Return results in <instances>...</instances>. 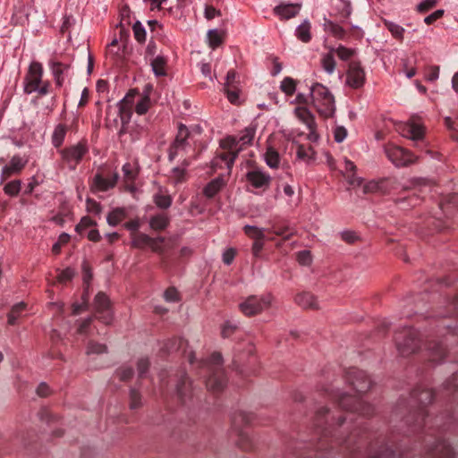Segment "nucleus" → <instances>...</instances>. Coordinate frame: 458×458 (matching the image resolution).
<instances>
[{
	"mask_svg": "<svg viewBox=\"0 0 458 458\" xmlns=\"http://www.w3.org/2000/svg\"><path fill=\"white\" fill-rule=\"evenodd\" d=\"M256 130L252 126L245 128L238 139L234 137H227L221 142V147L226 148V153L219 154L213 161L214 166H222V163L225 165L228 170H231L238 152L242 146L249 145L252 142Z\"/></svg>",
	"mask_w": 458,
	"mask_h": 458,
	"instance_id": "f257e3e1",
	"label": "nucleus"
},
{
	"mask_svg": "<svg viewBox=\"0 0 458 458\" xmlns=\"http://www.w3.org/2000/svg\"><path fill=\"white\" fill-rule=\"evenodd\" d=\"M311 104L319 115L325 118L334 116L335 112V100L330 89L320 83L313 84L310 89Z\"/></svg>",
	"mask_w": 458,
	"mask_h": 458,
	"instance_id": "f03ea898",
	"label": "nucleus"
},
{
	"mask_svg": "<svg viewBox=\"0 0 458 458\" xmlns=\"http://www.w3.org/2000/svg\"><path fill=\"white\" fill-rule=\"evenodd\" d=\"M272 301L273 296L270 293L251 295L239 304V309L246 316H254L267 310Z\"/></svg>",
	"mask_w": 458,
	"mask_h": 458,
	"instance_id": "7ed1b4c3",
	"label": "nucleus"
},
{
	"mask_svg": "<svg viewBox=\"0 0 458 458\" xmlns=\"http://www.w3.org/2000/svg\"><path fill=\"white\" fill-rule=\"evenodd\" d=\"M210 366L213 375L207 379V386L214 391L222 389L225 385L224 373L220 369L222 364V356L219 353H213L210 358Z\"/></svg>",
	"mask_w": 458,
	"mask_h": 458,
	"instance_id": "20e7f679",
	"label": "nucleus"
},
{
	"mask_svg": "<svg viewBox=\"0 0 458 458\" xmlns=\"http://www.w3.org/2000/svg\"><path fill=\"white\" fill-rule=\"evenodd\" d=\"M386 153L388 159L395 166L408 165L412 164L416 159L411 152L398 146H388L386 148Z\"/></svg>",
	"mask_w": 458,
	"mask_h": 458,
	"instance_id": "39448f33",
	"label": "nucleus"
},
{
	"mask_svg": "<svg viewBox=\"0 0 458 458\" xmlns=\"http://www.w3.org/2000/svg\"><path fill=\"white\" fill-rule=\"evenodd\" d=\"M399 130L403 137L411 139L413 141H419L424 137V127L419 118L411 117L407 122L399 126Z\"/></svg>",
	"mask_w": 458,
	"mask_h": 458,
	"instance_id": "423d86ee",
	"label": "nucleus"
},
{
	"mask_svg": "<svg viewBox=\"0 0 458 458\" xmlns=\"http://www.w3.org/2000/svg\"><path fill=\"white\" fill-rule=\"evenodd\" d=\"M48 66L57 87H62L65 79L71 75V63L63 62L57 58H52Z\"/></svg>",
	"mask_w": 458,
	"mask_h": 458,
	"instance_id": "0eeeda50",
	"label": "nucleus"
},
{
	"mask_svg": "<svg viewBox=\"0 0 458 458\" xmlns=\"http://www.w3.org/2000/svg\"><path fill=\"white\" fill-rule=\"evenodd\" d=\"M44 70L43 66L38 62H32L30 64L28 73L25 77L24 91L27 94H31L32 89L38 87L43 82Z\"/></svg>",
	"mask_w": 458,
	"mask_h": 458,
	"instance_id": "6e6552de",
	"label": "nucleus"
},
{
	"mask_svg": "<svg viewBox=\"0 0 458 458\" xmlns=\"http://www.w3.org/2000/svg\"><path fill=\"white\" fill-rule=\"evenodd\" d=\"M248 182L255 189L266 191L269 188L272 177L260 168H255L246 174Z\"/></svg>",
	"mask_w": 458,
	"mask_h": 458,
	"instance_id": "1a4fd4ad",
	"label": "nucleus"
},
{
	"mask_svg": "<svg viewBox=\"0 0 458 458\" xmlns=\"http://www.w3.org/2000/svg\"><path fill=\"white\" fill-rule=\"evenodd\" d=\"M87 150L86 145L80 142L70 148L62 149L60 154L64 161L68 163L71 167H74L81 160Z\"/></svg>",
	"mask_w": 458,
	"mask_h": 458,
	"instance_id": "9d476101",
	"label": "nucleus"
},
{
	"mask_svg": "<svg viewBox=\"0 0 458 458\" xmlns=\"http://www.w3.org/2000/svg\"><path fill=\"white\" fill-rule=\"evenodd\" d=\"M365 82V72L357 62H352L346 72V84L353 89H359Z\"/></svg>",
	"mask_w": 458,
	"mask_h": 458,
	"instance_id": "9b49d317",
	"label": "nucleus"
},
{
	"mask_svg": "<svg viewBox=\"0 0 458 458\" xmlns=\"http://www.w3.org/2000/svg\"><path fill=\"white\" fill-rule=\"evenodd\" d=\"M27 163L26 157L13 156L10 162L2 168L0 183H3L10 176L20 174Z\"/></svg>",
	"mask_w": 458,
	"mask_h": 458,
	"instance_id": "f8f14e48",
	"label": "nucleus"
},
{
	"mask_svg": "<svg viewBox=\"0 0 458 458\" xmlns=\"http://www.w3.org/2000/svg\"><path fill=\"white\" fill-rule=\"evenodd\" d=\"M96 312L99 315L98 318L105 324H110L113 315L109 310V300L107 296L102 293L96 295L94 301Z\"/></svg>",
	"mask_w": 458,
	"mask_h": 458,
	"instance_id": "ddd939ff",
	"label": "nucleus"
},
{
	"mask_svg": "<svg viewBox=\"0 0 458 458\" xmlns=\"http://www.w3.org/2000/svg\"><path fill=\"white\" fill-rule=\"evenodd\" d=\"M262 158L270 169H278L281 166L282 157L278 150L270 143H267L262 154Z\"/></svg>",
	"mask_w": 458,
	"mask_h": 458,
	"instance_id": "4468645a",
	"label": "nucleus"
},
{
	"mask_svg": "<svg viewBox=\"0 0 458 458\" xmlns=\"http://www.w3.org/2000/svg\"><path fill=\"white\" fill-rule=\"evenodd\" d=\"M189 131L186 126L180 125L178 129V134L175 138L174 145L170 148L169 159L174 160L181 150L184 148L185 141L188 137Z\"/></svg>",
	"mask_w": 458,
	"mask_h": 458,
	"instance_id": "2eb2a0df",
	"label": "nucleus"
},
{
	"mask_svg": "<svg viewBox=\"0 0 458 458\" xmlns=\"http://www.w3.org/2000/svg\"><path fill=\"white\" fill-rule=\"evenodd\" d=\"M191 165V161L184 159L181 165L174 167L169 175V181L174 185L182 183L188 179L187 168Z\"/></svg>",
	"mask_w": 458,
	"mask_h": 458,
	"instance_id": "dca6fc26",
	"label": "nucleus"
},
{
	"mask_svg": "<svg viewBox=\"0 0 458 458\" xmlns=\"http://www.w3.org/2000/svg\"><path fill=\"white\" fill-rule=\"evenodd\" d=\"M356 165L351 160L344 159V167L341 170L348 183L352 187H359L362 184V179L355 174Z\"/></svg>",
	"mask_w": 458,
	"mask_h": 458,
	"instance_id": "f3484780",
	"label": "nucleus"
},
{
	"mask_svg": "<svg viewBox=\"0 0 458 458\" xmlns=\"http://www.w3.org/2000/svg\"><path fill=\"white\" fill-rule=\"evenodd\" d=\"M118 179V175L114 174L112 178H104L100 174L95 175L92 182V190L94 191H106L114 187Z\"/></svg>",
	"mask_w": 458,
	"mask_h": 458,
	"instance_id": "a211bd4d",
	"label": "nucleus"
},
{
	"mask_svg": "<svg viewBox=\"0 0 458 458\" xmlns=\"http://www.w3.org/2000/svg\"><path fill=\"white\" fill-rule=\"evenodd\" d=\"M226 184L222 176H218L210 181L203 189V194L206 198H214Z\"/></svg>",
	"mask_w": 458,
	"mask_h": 458,
	"instance_id": "6ab92c4d",
	"label": "nucleus"
},
{
	"mask_svg": "<svg viewBox=\"0 0 458 458\" xmlns=\"http://www.w3.org/2000/svg\"><path fill=\"white\" fill-rule=\"evenodd\" d=\"M300 9L299 4H286L276 6L274 12L281 19L288 20L297 15Z\"/></svg>",
	"mask_w": 458,
	"mask_h": 458,
	"instance_id": "aec40b11",
	"label": "nucleus"
},
{
	"mask_svg": "<svg viewBox=\"0 0 458 458\" xmlns=\"http://www.w3.org/2000/svg\"><path fill=\"white\" fill-rule=\"evenodd\" d=\"M295 302L304 309H318L317 298L310 293H301L296 295Z\"/></svg>",
	"mask_w": 458,
	"mask_h": 458,
	"instance_id": "412c9836",
	"label": "nucleus"
},
{
	"mask_svg": "<svg viewBox=\"0 0 458 458\" xmlns=\"http://www.w3.org/2000/svg\"><path fill=\"white\" fill-rule=\"evenodd\" d=\"M296 158L305 164H311L316 159V152L311 147L298 145L296 150Z\"/></svg>",
	"mask_w": 458,
	"mask_h": 458,
	"instance_id": "4be33fe9",
	"label": "nucleus"
},
{
	"mask_svg": "<svg viewBox=\"0 0 458 458\" xmlns=\"http://www.w3.org/2000/svg\"><path fill=\"white\" fill-rule=\"evenodd\" d=\"M338 402L344 409H350L354 411H360L362 404L360 398L346 394H342L339 395Z\"/></svg>",
	"mask_w": 458,
	"mask_h": 458,
	"instance_id": "5701e85b",
	"label": "nucleus"
},
{
	"mask_svg": "<svg viewBox=\"0 0 458 458\" xmlns=\"http://www.w3.org/2000/svg\"><path fill=\"white\" fill-rule=\"evenodd\" d=\"M293 113L295 116L307 126V128H311L313 123H315L314 115L305 106L295 107Z\"/></svg>",
	"mask_w": 458,
	"mask_h": 458,
	"instance_id": "b1692460",
	"label": "nucleus"
},
{
	"mask_svg": "<svg viewBox=\"0 0 458 458\" xmlns=\"http://www.w3.org/2000/svg\"><path fill=\"white\" fill-rule=\"evenodd\" d=\"M166 63L167 60L163 55H157L150 59L151 70L156 76L159 77L166 74Z\"/></svg>",
	"mask_w": 458,
	"mask_h": 458,
	"instance_id": "393cba45",
	"label": "nucleus"
},
{
	"mask_svg": "<svg viewBox=\"0 0 458 458\" xmlns=\"http://www.w3.org/2000/svg\"><path fill=\"white\" fill-rule=\"evenodd\" d=\"M153 200L155 204L160 208H168L172 205V197L162 187L158 191L154 194Z\"/></svg>",
	"mask_w": 458,
	"mask_h": 458,
	"instance_id": "a878e982",
	"label": "nucleus"
},
{
	"mask_svg": "<svg viewBox=\"0 0 458 458\" xmlns=\"http://www.w3.org/2000/svg\"><path fill=\"white\" fill-rule=\"evenodd\" d=\"M127 216V212L124 208H116L110 211L106 216V222L111 226L117 225Z\"/></svg>",
	"mask_w": 458,
	"mask_h": 458,
	"instance_id": "bb28decb",
	"label": "nucleus"
},
{
	"mask_svg": "<svg viewBox=\"0 0 458 458\" xmlns=\"http://www.w3.org/2000/svg\"><path fill=\"white\" fill-rule=\"evenodd\" d=\"M67 132V127L64 124H58L55 127L51 140L52 144L55 148L61 147V145L64 143L65 136Z\"/></svg>",
	"mask_w": 458,
	"mask_h": 458,
	"instance_id": "cd10ccee",
	"label": "nucleus"
},
{
	"mask_svg": "<svg viewBox=\"0 0 458 458\" xmlns=\"http://www.w3.org/2000/svg\"><path fill=\"white\" fill-rule=\"evenodd\" d=\"M352 384L359 393L366 392L370 387V380L368 376L361 371L357 372V377L352 381Z\"/></svg>",
	"mask_w": 458,
	"mask_h": 458,
	"instance_id": "c85d7f7f",
	"label": "nucleus"
},
{
	"mask_svg": "<svg viewBox=\"0 0 458 458\" xmlns=\"http://www.w3.org/2000/svg\"><path fill=\"white\" fill-rule=\"evenodd\" d=\"M295 36L304 43H307L311 39L310 23L307 20L296 28Z\"/></svg>",
	"mask_w": 458,
	"mask_h": 458,
	"instance_id": "c756f323",
	"label": "nucleus"
},
{
	"mask_svg": "<svg viewBox=\"0 0 458 458\" xmlns=\"http://www.w3.org/2000/svg\"><path fill=\"white\" fill-rule=\"evenodd\" d=\"M225 34L222 30L216 29L210 30L208 32V43L212 49L220 46L224 40Z\"/></svg>",
	"mask_w": 458,
	"mask_h": 458,
	"instance_id": "7c9ffc66",
	"label": "nucleus"
},
{
	"mask_svg": "<svg viewBox=\"0 0 458 458\" xmlns=\"http://www.w3.org/2000/svg\"><path fill=\"white\" fill-rule=\"evenodd\" d=\"M331 52L335 54L337 57L343 61H348L351 58H352L356 53L355 49L353 48H348L342 45L338 46L337 47H332L330 48Z\"/></svg>",
	"mask_w": 458,
	"mask_h": 458,
	"instance_id": "2f4dec72",
	"label": "nucleus"
},
{
	"mask_svg": "<svg viewBox=\"0 0 458 458\" xmlns=\"http://www.w3.org/2000/svg\"><path fill=\"white\" fill-rule=\"evenodd\" d=\"M384 24L386 27V29L390 31V33L392 34V36L394 38L400 39V40H402L403 38V34L405 32V30L401 25H399L394 21H387V20L384 21Z\"/></svg>",
	"mask_w": 458,
	"mask_h": 458,
	"instance_id": "473e14b6",
	"label": "nucleus"
},
{
	"mask_svg": "<svg viewBox=\"0 0 458 458\" xmlns=\"http://www.w3.org/2000/svg\"><path fill=\"white\" fill-rule=\"evenodd\" d=\"M150 106V98L148 94L144 96H139V99L136 102L135 112L140 114H145Z\"/></svg>",
	"mask_w": 458,
	"mask_h": 458,
	"instance_id": "72a5a7b5",
	"label": "nucleus"
},
{
	"mask_svg": "<svg viewBox=\"0 0 458 458\" xmlns=\"http://www.w3.org/2000/svg\"><path fill=\"white\" fill-rule=\"evenodd\" d=\"M168 225V217L165 215H157L150 218L149 225L152 229L160 231Z\"/></svg>",
	"mask_w": 458,
	"mask_h": 458,
	"instance_id": "f704fd0d",
	"label": "nucleus"
},
{
	"mask_svg": "<svg viewBox=\"0 0 458 458\" xmlns=\"http://www.w3.org/2000/svg\"><path fill=\"white\" fill-rule=\"evenodd\" d=\"M321 64L327 73L332 74L335 69L334 53L330 51L328 54L324 55L321 59Z\"/></svg>",
	"mask_w": 458,
	"mask_h": 458,
	"instance_id": "c9c22d12",
	"label": "nucleus"
},
{
	"mask_svg": "<svg viewBox=\"0 0 458 458\" xmlns=\"http://www.w3.org/2000/svg\"><path fill=\"white\" fill-rule=\"evenodd\" d=\"M131 245L135 248L142 249L148 246L151 237L145 233H132Z\"/></svg>",
	"mask_w": 458,
	"mask_h": 458,
	"instance_id": "e433bc0d",
	"label": "nucleus"
},
{
	"mask_svg": "<svg viewBox=\"0 0 458 458\" xmlns=\"http://www.w3.org/2000/svg\"><path fill=\"white\" fill-rule=\"evenodd\" d=\"M243 230L248 236L255 241L262 240L265 237V231L263 228L247 225L244 226Z\"/></svg>",
	"mask_w": 458,
	"mask_h": 458,
	"instance_id": "4c0bfd02",
	"label": "nucleus"
},
{
	"mask_svg": "<svg viewBox=\"0 0 458 458\" xmlns=\"http://www.w3.org/2000/svg\"><path fill=\"white\" fill-rule=\"evenodd\" d=\"M296 81L290 77L284 78L280 85L281 90L287 96H292L296 90Z\"/></svg>",
	"mask_w": 458,
	"mask_h": 458,
	"instance_id": "58836bf2",
	"label": "nucleus"
},
{
	"mask_svg": "<svg viewBox=\"0 0 458 458\" xmlns=\"http://www.w3.org/2000/svg\"><path fill=\"white\" fill-rule=\"evenodd\" d=\"M325 30L337 38H344L345 35L344 30L338 24L332 21H327L324 24Z\"/></svg>",
	"mask_w": 458,
	"mask_h": 458,
	"instance_id": "ea45409f",
	"label": "nucleus"
},
{
	"mask_svg": "<svg viewBox=\"0 0 458 458\" xmlns=\"http://www.w3.org/2000/svg\"><path fill=\"white\" fill-rule=\"evenodd\" d=\"M25 310V303L20 302L15 304L8 315V323L14 325L21 316V313Z\"/></svg>",
	"mask_w": 458,
	"mask_h": 458,
	"instance_id": "a19ab883",
	"label": "nucleus"
},
{
	"mask_svg": "<svg viewBox=\"0 0 458 458\" xmlns=\"http://www.w3.org/2000/svg\"><path fill=\"white\" fill-rule=\"evenodd\" d=\"M137 95L138 93L135 90H131L119 102V110L122 114L125 112L126 109H130L131 106L134 102V97Z\"/></svg>",
	"mask_w": 458,
	"mask_h": 458,
	"instance_id": "79ce46f5",
	"label": "nucleus"
},
{
	"mask_svg": "<svg viewBox=\"0 0 458 458\" xmlns=\"http://www.w3.org/2000/svg\"><path fill=\"white\" fill-rule=\"evenodd\" d=\"M21 182L19 180H14L6 183L4 187V191L9 196H16L20 192Z\"/></svg>",
	"mask_w": 458,
	"mask_h": 458,
	"instance_id": "37998d69",
	"label": "nucleus"
},
{
	"mask_svg": "<svg viewBox=\"0 0 458 458\" xmlns=\"http://www.w3.org/2000/svg\"><path fill=\"white\" fill-rule=\"evenodd\" d=\"M134 38L137 41L142 43L146 39V30L140 21H136L132 27Z\"/></svg>",
	"mask_w": 458,
	"mask_h": 458,
	"instance_id": "c03bdc74",
	"label": "nucleus"
},
{
	"mask_svg": "<svg viewBox=\"0 0 458 458\" xmlns=\"http://www.w3.org/2000/svg\"><path fill=\"white\" fill-rule=\"evenodd\" d=\"M107 348L105 344H97V343H89L87 346L86 353L88 355L93 354H103L106 353Z\"/></svg>",
	"mask_w": 458,
	"mask_h": 458,
	"instance_id": "a18cd8bd",
	"label": "nucleus"
},
{
	"mask_svg": "<svg viewBox=\"0 0 458 458\" xmlns=\"http://www.w3.org/2000/svg\"><path fill=\"white\" fill-rule=\"evenodd\" d=\"M96 225V222L89 216H84L81 219L80 223L76 225V231L79 233H83L87 229Z\"/></svg>",
	"mask_w": 458,
	"mask_h": 458,
	"instance_id": "49530a36",
	"label": "nucleus"
},
{
	"mask_svg": "<svg viewBox=\"0 0 458 458\" xmlns=\"http://www.w3.org/2000/svg\"><path fill=\"white\" fill-rule=\"evenodd\" d=\"M224 92L230 103L234 105L240 103V86L229 88L228 89L224 90Z\"/></svg>",
	"mask_w": 458,
	"mask_h": 458,
	"instance_id": "de8ad7c7",
	"label": "nucleus"
},
{
	"mask_svg": "<svg viewBox=\"0 0 458 458\" xmlns=\"http://www.w3.org/2000/svg\"><path fill=\"white\" fill-rule=\"evenodd\" d=\"M237 86H239V81L237 80V74L234 71L231 70L227 72L223 90H226L229 88H235Z\"/></svg>",
	"mask_w": 458,
	"mask_h": 458,
	"instance_id": "09e8293b",
	"label": "nucleus"
},
{
	"mask_svg": "<svg viewBox=\"0 0 458 458\" xmlns=\"http://www.w3.org/2000/svg\"><path fill=\"white\" fill-rule=\"evenodd\" d=\"M297 260L302 266H309L312 261L311 254L309 250H301L297 253Z\"/></svg>",
	"mask_w": 458,
	"mask_h": 458,
	"instance_id": "8fccbe9b",
	"label": "nucleus"
},
{
	"mask_svg": "<svg viewBox=\"0 0 458 458\" xmlns=\"http://www.w3.org/2000/svg\"><path fill=\"white\" fill-rule=\"evenodd\" d=\"M383 182L370 181L363 185V192L364 193H373L377 192L381 188V183Z\"/></svg>",
	"mask_w": 458,
	"mask_h": 458,
	"instance_id": "3c124183",
	"label": "nucleus"
},
{
	"mask_svg": "<svg viewBox=\"0 0 458 458\" xmlns=\"http://www.w3.org/2000/svg\"><path fill=\"white\" fill-rule=\"evenodd\" d=\"M236 255V250L234 248H228L225 250L222 254L223 262L225 265H230L233 261Z\"/></svg>",
	"mask_w": 458,
	"mask_h": 458,
	"instance_id": "603ef678",
	"label": "nucleus"
},
{
	"mask_svg": "<svg viewBox=\"0 0 458 458\" xmlns=\"http://www.w3.org/2000/svg\"><path fill=\"white\" fill-rule=\"evenodd\" d=\"M347 137V130L344 126H336L334 130L335 140L338 143L343 142Z\"/></svg>",
	"mask_w": 458,
	"mask_h": 458,
	"instance_id": "864d4df0",
	"label": "nucleus"
},
{
	"mask_svg": "<svg viewBox=\"0 0 458 458\" xmlns=\"http://www.w3.org/2000/svg\"><path fill=\"white\" fill-rule=\"evenodd\" d=\"M163 237H157V238H151L148 247L155 252H162L163 247L162 244L164 242Z\"/></svg>",
	"mask_w": 458,
	"mask_h": 458,
	"instance_id": "5fc2aeb1",
	"label": "nucleus"
},
{
	"mask_svg": "<svg viewBox=\"0 0 458 458\" xmlns=\"http://www.w3.org/2000/svg\"><path fill=\"white\" fill-rule=\"evenodd\" d=\"M74 276V271L72 268H66L61 271L57 276L58 281L61 283L67 282L71 280Z\"/></svg>",
	"mask_w": 458,
	"mask_h": 458,
	"instance_id": "6e6d98bb",
	"label": "nucleus"
},
{
	"mask_svg": "<svg viewBox=\"0 0 458 458\" xmlns=\"http://www.w3.org/2000/svg\"><path fill=\"white\" fill-rule=\"evenodd\" d=\"M50 83L48 81H43L38 87L32 89L31 94L34 92L38 93L40 96H45L49 92Z\"/></svg>",
	"mask_w": 458,
	"mask_h": 458,
	"instance_id": "4d7b16f0",
	"label": "nucleus"
},
{
	"mask_svg": "<svg viewBox=\"0 0 458 458\" xmlns=\"http://www.w3.org/2000/svg\"><path fill=\"white\" fill-rule=\"evenodd\" d=\"M397 348L402 355H408L416 350L415 345H410V344H408V343L407 344L406 343H404V344L398 343Z\"/></svg>",
	"mask_w": 458,
	"mask_h": 458,
	"instance_id": "13d9d810",
	"label": "nucleus"
},
{
	"mask_svg": "<svg viewBox=\"0 0 458 458\" xmlns=\"http://www.w3.org/2000/svg\"><path fill=\"white\" fill-rule=\"evenodd\" d=\"M117 375L122 380L129 379L132 375V369L130 367L123 366L117 370Z\"/></svg>",
	"mask_w": 458,
	"mask_h": 458,
	"instance_id": "bf43d9fd",
	"label": "nucleus"
},
{
	"mask_svg": "<svg viewBox=\"0 0 458 458\" xmlns=\"http://www.w3.org/2000/svg\"><path fill=\"white\" fill-rule=\"evenodd\" d=\"M191 382L189 379L185 377H183L181 382L177 385L176 389L178 394L182 396L186 394V390L190 387Z\"/></svg>",
	"mask_w": 458,
	"mask_h": 458,
	"instance_id": "052dcab7",
	"label": "nucleus"
},
{
	"mask_svg": "<svg viewBox=\"0 0 458 458\" xmlns=\"http://www.w3.org/2000/svg\"><path fill=\"white\" fill-rule=\"evenodd\" d=\"M149 361L146 358H140L137 362V369L140 376H142L148 369Z\"/></svg>",
	"mask_w": 458,
	"mask_h": 458,
	"instance_id": "680f3d73",
	"label": "nucleus"
},
{
	"mask_svg": "<svg viewBox=\"0 0 458 458\" xmlns=\"http://www.w3.org/2000/svg\"><path fill=\"white\" fill-rule=\"evenodd\" d=\"M164 298L166 301L174 302L178 299V293L175 289H167L164 293Z\"/></svg>",
	"mask_w": 458,
	"mask_h": 458,
	"instance_id": "e2e57ef3",
	"label": "nucleus"
},
{
	"mask_svg": "<svg viewBox=\"0 0 458 458\" xmlns=\"http://www.w3.org/2000/svg\"><path fill=\"white\" fill-rule=\"evenodd\" d=\"M439 78V67H430L429 72L426 76V80L428 81H435Z\"/></svg>",
	"mask_w": 458,
	"mask_h": 458,
	"instance_id": "0e129e2a",
	"label": "nucleus"
},
{
	"mask_svg": "<svg viewBox=\"0 0 458 458\" xmlns=\"http://www.w3.org/2000/svg\"><path fill=\"white\" fill-rule=\"evenodd\" d=\"M87 209L89 212H93V213H96V214H99L101 212L100 205L98 202H96L95 200H92V199H88L87 200Z\"/></svg>",
	"mask_w": 458,
	"mask_h": 458,
	"instance_id": "69168bd1",
	"label": "nucleus"
},
{
	"mask_svg": "<svg viewBox=\"0 0 458 458\" xmlns=\"http://www.w3.org/2000/svg\"><path fill=\"white\" fill-rule=\"evenodd\" d=\"M140 404V394L136 390L131 391V408H137Z\"/></svg>",
	"mask_w": 458,
	"mask_h": 458,
	"instance_id": "338daca9",
	"label": "nucleus"
},
{
	"mask_svg": "<svg viewBox=\"0 0 458 458\" xmlns=\"http://www.w3.org/2000/svg\"><path fill=\"white\" fill-rule=\"evenodd\" d=\"M236 328L235 325H233L230 322H225L222 327V335L224 337H228L230 334Z\"/></svg>",
	"mask_w": 458,
	"mask_h": 458,
	"instance_id": "774afa93",
	"label": "nucleus"
}]
</instances>
